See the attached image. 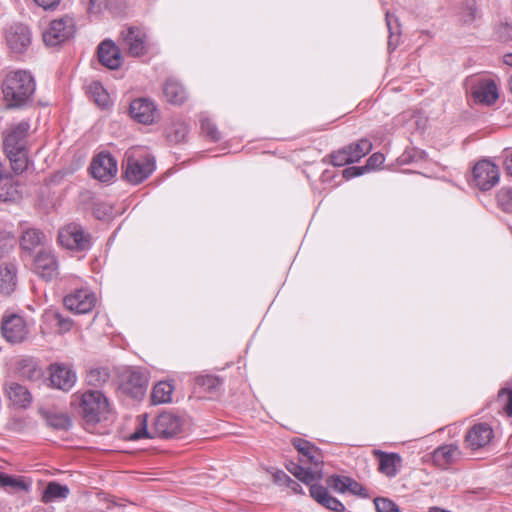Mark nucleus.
I'll list each match as a JSON object with an SVG mask.
<instances>
[{
  "instance_id": "f257e3e1",
  "label": "nucleus",
  "mask_w": 512,
  "mask_h": 512,
  "mask_svg": "<svg viewBox=\"0 0 512 512\" xmlns=\"http://www.w3.org/2000/svg\"><path fill=\"white\" fill-rule=\"evenodd\" d=\"M72 405L85 423L92 425L107 419L111 411L108 398L100 390H86L73 394Z\"/></svg>"
},
{
  "instance_id": "f03ea898",
  "label": "nucleus",
  "mask_w": 512,
  "mask_h": 512,
  "mask_svg": "<svg viewBox=\"0 0 512 512\" xmlns=\"http://www.w3.org/2000/svg\"><path fill=\"white\" fill-rule=\"evenodd\" d=\"M36 84L33 76L26 70L8 73L3 81V95L10 108L25 105L33 96Z\"/></svg>"
},
{
  "instance_id": "7ed1b4c3",
  "label": "nucleus",
  "mask_w": 512,
  "mask_h": 512,
  "mask_svg": "<svg viewBox=\"0 0 512 512\" xmlns=\"http://www.w3.org/2000/svg\"><path fill=\"white\" fill-rule=\"evenodd\" d=\"M181 419L169 412L159 414L154 422L153 427L148 430V415L141 414L137 417V428L130 436L131 440H139L142 438H170L177 435L181 430Z\"/></svg>"
},
{
  "instance_id": "20e7f679",
  "label": "nucleus",
  "mask_w": 512,
  "mask_h": 512,
  "mask_svg": "<svg viewBox=\"0 0 512 512\" xmlns=\"http://www.w3.org/2000/svg\"><path fill=\"white\" fill-rule=\"evenodd\" d=\"M123 168L125 179L131 184H139L154 171L155 159L142 148H131L125 153Z\"/></svg>"
},
{
  "instance_id": "39448f33",
  "label": "nucleus",
  "mask_w": 512,
  "mask_h": 512,
  "mask_svg": "<svg viewBox=\"0 0 512 512\" xmlns=\"http://www.w3.org/2000/svg\"><path fill=\"white\" fill-rule=\"evenodd\" d=\"M59 243L75 251H85L91 246V237L85 232L84 228L76 223H71L63 227L58 234Z\"/></svg>"
},
{
  "instance_id": "423d86ee",
  "label": "nucleus",
  "mask_w": 512,
  "mask_h": 512,
  "mask_svg": "<svg viewBox=\"0 0 512 512\" xmlns=\"http://www.w3.org/2000/svg\"><path fill=\"white\" fill-rule=\"evenodd\" d=\"M74 33V19L70 16H64L51 21L42 36L46 45L56 46L72 37Z\"/></svg>"
},
{
  "instance_id": "0eeeda50",
  "label": "nucleus",
  "mask_w": 512,
  "mask_h": 512,
  "mask_svg": "<svg viewBox=\"0 0 512 512\" xmlns=\"http://www.w3.org/2000/svg\"><path fill=\"white\" fill-rule=\"evenodd\" d=\"M1 331L3 337L13 344L23 342L29 334L25 319L18 314L4 315L1 321Z\"/></svg>"
},
{
  "instance_id": "6e6552de",
  "label": "nucleus",
  "mask_w": 512,
  "mask_h": 512,
  "mask_svg": "<svg viewBox=\"0 0 512 512\" xmlns=\"http://www.w3.org/2000/svg\"><path fill=\"white\" fill-rule=\"evenodd\" d=\"M499 169L489 160L479 161L473 168V181L482 191L493 188L499 182Z\"/></svg>"
},
{
  "instance_id": "1a4fd4ad",
  "label": "nucleus",
  "mask_w": 512,
  "mask_h": 512,
  "mask_svg": "<svg viewBox=\"0 0 512 512\" xmlns=\"http://www.w3.org/2000/svg\"><path fill=\"white\" fill-rule=\"evenodd\" d=\"M59 264L51 250H41L34 258L33 271L46 281L56 278L59 274Z\"/></svg>"
},
{
  "instance_id": "9d476101",
  "label": "nucleus",
  "mask_w": 512,
  "mask_h": 512,
  "mask_svg": "<svg viewBox=\"0 0 512 512\" xmlns=\"http://www.w3.org/2000/svg\"><path fill=\"white\" fill-rule=\"evenodd\" d=\"M95 294L88 289H77L64 298V305L76 314H86L96 305Z\"/></svg>"
},
{
  "instance_id": "9b49d317",
  "label": "nucleus",
  "mask_w": 512,
  "mask_h": 512,
  "mask_svg": "<svg viewBox=\"0 0 512 512\" xmlns=\"http://www.w3.org/2000/svg\"><path fill=\"white\" fill-rule=\"evenodd\" d=\"M130 115L137 122L150 125L159 117L156 105L147 98H138L130 104Z\"/></svg>"
},
{
  "instance_id": "f8f14e48",
  "label": "nucleus",
  "mask_w": 512,
  "mask_h": 512,
  "mask_svg": "<svg viewBox=\"0 0 512 512\" xmlns=\"http://www.w3.org/2000/svg\"><path fill=\"white\" fill-rule=\"evenodd\" d=\"M90 169L95 179L108 182L117 173V161L109 153H100L93 159Z\"/></svg>"
},
{
  "instance_id": "ddd939ff",
  "label": "nucleus",
  "mask_w": 512,
  "mask_h": 512,
  "mask_svg": "<svg viewBox=\"0 0 512 512\" xmlns=\"http://www.w3.org/2000/svg\"><path fill=\"white\" fill-rule=\"evenodd\" d=\"M494 436L493 429L487 423H478L472 426L465 435V446L471 450L486 447Z\"/></svg>"
},
{
  "instance_id": "4468645a",
  "label": "nucleus",
  "mask_w": 512,
  "mask_h": 512,
  "mask_svg": "<svg viewBox=\"0 0 512 512\" xmlns=\"http://www.w3.org/2000/svg\"><path fill=\"white\" fill-rule=\"evenodd\" d=\"M125 47L129 55L140 57L148 51V39L146 33L136 27H129L122 33Z\"/></svg>"
},
{
  "instance_id": "2eb2a0df",
  "label": "nucleus",
  "mask_w": 512,
  "mask_h": 512,
  "mask_svg": "<svg viewBox=\"0 0 512 512\" xmlns=\"http://www.w3.org/2000/svg\"><path fill=\"white\" fill-rule=\"evenodd\" d=\"M6 41L14 53H23L31 44V32L23 24H14L6 31Z\"/></svg>"
},
{
  "instance_id": "dca6fc26",
  "label": "nucleus",
  "mask_w": 512,
  "mask_h": 512,
  "mask_svg": "<svg viewBox=\"0 0 512 512\" xmlns=\"http://www.w3.org/2000/svg\"><path fill=\"white\" fill-rule=\"evenodd\" d=\"M148 386V378L146 374L137 369H131L127 372L123 390L133 398L140 399L145 395Z\"/></svg>"
},
{
  "instance_id": "f3484780",
  "label": "nucleus",
  "mask_w": 512,
  "mask_h": 512,
  "mask_svg": "<svg viewBox=\"0 0 512 512\" xmlns=\"http://www.w3.org/2000/svg\"><path fill=\"white\" fill-rule=\"evenodd\" d=\"M30 125L22 121L13 126L4 139V150L6 154H12L14 150L26 149V137Z\"/></svg>"
},
{
  "instance_id": "a211bd4d",
  "label": "nucleus",
  "mask_w": 512,
  "mask_h": 512,
  "mask_svg": "<svg viewBox=\"0 0 512 512\" xmlns=\"http://www.w3.org/2000/svg\"><path fill=\"white\" fill-rule=\"evenodd\" d=\"M461 457V451L457 445L446 444L436 448L431 454V460L435 466L446 469Z\"/></svg>"
},
{
  "instance_id": "6ab92c4d",
  "label": "nucleus",
  "mask_w": 512,
  "mask_h": 512,
  "mask_svg": "<svg viewBox=\"0 0 512 512\" xmlns=\"http://www.w3.org/2000/svg\"><path fill=\"white\" fill-rule=\"evenodd\" d=\"M51 384L61 390H70L76 382V374L67 366L53 364L50 367Z\"/></svg>"
},
{
  "instance_id": "aec40b11",
  "label": "nucleus",
  "mask_w": 512,
  "mask_h": 512,
  "mask_svg": "<svg viewBox=\"0 0 512 512\" xmlns=\"http://www.w3.org/2000/svg\"><path fill=\"white\" fill-rule=\"evenodd\" d=\"M98 59L103 66L112 70L121 66V52L111 40H105L99 45Z\"/></svg>"
},
{
  "instance_id": "412c9836",
  "label": "nucleus",
  "mask_w": 512,
  "mask_h": 512,
  "mask_svg": "<svg viewBox=\"0 0 512 512\" xmlns=\"http://www.w3.org/2000/svg\"><path fill=\"white\" fill-rule=\"evenodd\" d=\"M472 95L476 102L488 106L494 104L499 98L497 85L490 79L479 81L474 86Z\"/></svg>"
},
{
  "instance_id": "4be33fe9",
  "label": "nucleus",
  "mask_w": 512,
  "mask_h": 512,
  "mask_svg": "<svg viewBox=\"0 0 512 512\" xmlns=\"http://www.w3.org/2000/svg\"><path fill=\"white\" fill-rule=\"evenodd\" d=\"M328 485L339 493L350 492L354 495L367 497L365 488L350 477L333 475L327 480Z\"/></svg>"
},
{
  "instance_id": "5701e85b",
  "label": "nucleus",
  "mask_w": 512,
  "mask_h": 512,
  "mask_svg": "<svg viewBox=\"0 0 512 512\" xmlns=\"http://www.w3.org/2000/svg\"><path fill=\"white\" fill-rule=\"evenodd\" d=\"M374 455L379 459V471L389 478L398 474L402 464V458L397 453H387L381 450H375Z\"/></svg>"
},
{
  "instance_id": "b1692460",
  "label": "nucleus",
  "mask_w": 512,
  "mask_h": 512,
  "mask_svg": "<svg viewBox=\"0 0 512 512\" xmlns=\"http://www.w3.org/2000/svg\"><path fill=\"white\" fill-rule=\"evenodd\" d=\"M17 286V268L12 262L0 264V293L10 295Z\"/></svg>"
},
{
  "instance_id": "393cba45",
  "label": "nucleus",
  "mask_w": 512,
  "mask_h": 512,
  "mask_svg": "<svg viewBox=\"0 0 512 512\" xmlns=\"http://www.w3.org/2000/svg\"><path fill=\"white\" fill-rule=\"evenodd\" d=\"M5 392L13 405L26 408L32 402V395L29 390L16 382H8L5 385Z\"/></svg>"
},
{
  "instance_id": "a878e982",
  "label": "nucleus",
  "mask_w": 512,
  "mask_h": 512,
  "mask_svg": "<svg viewBox=\"0 0 512 512\" xmlns=\"http://www.w3.org/2000/svg\"><path fill=\"white\" fill-rule=\"evenodd\" d=\"M163 93L167 101L174 105H182L188 98V94L183 85L174 79L165 82Z\"/></svg>"
},
{
  "instance_id": "bb28decb",
  "label": "nucleus",
  "mask_w": 512,
  "mask_h": 512,
  "mask_svg": "<svg viewBox=\"0 0 512 512\" xmlns=\"http://www.w3.org/2000/svg\"><path fill=\"white\" fill-rule=\"evenodd\" d=\"M288 471L300 481L310 484L311 482L322 478V471L318 469H309L305 465L291 462L287 465Z\"/></svg>"
},
{
  "instance_id": "cd10ccee",
  "label": "nucleus",
  "mask_w": 512,
  "mask_h": 512,
  "mask_svg": "<svg viewBox=\"0 0 512 512\" xmlns=\"http://www.w3.org/2000/svg\"><path fill=\"white\" fill-rule=\"evenodd\" d=\"M174 386L171 382L160 381L152 389L151 401L153 404L169 403L172 400Z\"/></svg>"
},
{
  "instance_id": "c85d7f7f",
  "label": "nucleus",
  "mask_w": 512,
  "mask_h": 512,
  "mask_svg": "<svg viewBox=\"0 0 512 512\" xmlns=\"http://www.w3.org/2000/svg\"><path fill=\"white\" fill-rule=\"evenodd\" d=\"M45 235L34 228H29L22 233L20 245L24 250L31 251L43 244Z\"/></svg>"
},
{
  "instance_id": "c756f323",
  "label": "nucleus",
  "mask_w": 512,
  "mask_h": 512,
  "mask_svg": "<svg viewBox=\"0 0 512 512\" xmlns=\"http://www.w3.org/2000/svg\"><path fill=\"white\" fill-rule=\"evenodd\" d=\"M188 133L189 127L187 123L182 120H176L167 129V138L170 142L181 143L186 140Z\"/></svg>"
},
{
  "instance_id": "7c9ffc66",
  "label": "nucleus",
  "mask_w": 512,
  "mask_h": 512,
  "mask_svg": "<svg viewBox=\"0 0 512 512\" xmlns=\"http://www.w3.org/2000/svg\"><path fill=\"white\" fill-rule=\"evenodd\" d=\"M353 163L360 161L372 149L370 140L363 138L356 143L345 146Z\"/></svg>"
},
{
  "instance_id": "2f4dec72",
  "label": "nucleus",
  "mask_w": 512,
  "mask_h": 512,
  "mask_svg": "<svg viewBox=\"0 0 512 512\" xmlns=\"http://www.w3.org/2000/svg\"><path fill=\"white\" fill-rule=\"evenodd\" d=\"M110 379V371L108 368L98 367L90 369L85 381L89 386L101 387L106 384Z\"/></svg>"
},
{
  "instance_id": "473e14b6",
  "label": "nucleus",
  "mask_w": 512,
  "mask_h": 512,
  "mask_svg": "<svg viewBox=\"0 0 512 512\" xmlns=\"http://www.w3.org/2000/svg\"><path fill=\"white\" fill-rule=\"evenodd\" d=\"M69 494V489L65 485L56 482H50L45 488L42 500L45 503L54 501L59 498H66Z\"/></svg>"
},
{
  "instance_id": "72a5a7b5",
  "label": "nucleus",
  "mask_w": 512,
  "mask_h": 512,
  "mask_svg": "<svg viewBox=\"0 0 512 512\" xmlns=\"http://www.w3.org/2000/svg\"><path fill=\"white\" fill-rule=\"evenodd\" d=\"M10 160L11 168L15 173H22L28 167V152L26 149L14 150L12 154H6Z\"/></svg>"
},
{
  "instance_id": "f704fd0d",
  "label": "nucleus",
  "mask_w": 512,
  "mask_h": 512,
  "mask_svg": "<svg viewBox=\"0 0 512 512\" xmlns=\"http://www.w3.org/2000/svg\"><path fill=\"white\" fill-rule=\"evenodd\" d=\"M45 418L49 426L58 430H67L71 426V419L65 413L47 412Z\"/></svg>"
},
{
  "instance_id": "c9c22d12",
  "label": "nucleus",
  "mask_w": 512,
  "mask_h": 512,
  "mask_svg": "<svg viewBox=\"0 0 512 512\" xmlns=\"http://www.w3.org/2000/svg\"><path fill=\"white\" fill-rule=\"evenodd\" d=\"M0 485L15 491H28L29 489V484L22 477L11 476L3 472H0Z\"/></svg>"
},
{
  "instance_id": "e433bc0d",
  "label": "nucleus",
  "mask_w": 512,
  "mask_h": 512,
  "mask_svg": "<svg viewBox=\"0 0 512 512\" xmlns=\"http://www.w3.org/2000/svg\"><path fill=\"white\" fill-rule=\"evenodd\" d=\"M195 382L199 387H202L205 391L209 393L218 391L222 385L221 379L214 375L197 376L195 378Z\"/></svg>"
},
{
  "instance_id": "4c0bfd02",
  "label": "nucleus",
  "mask_w": 512,
  "mask_h": 512,
  "mask_svg": "<svg viewBox=\"0 0 512 512\" xmlns=\"http://www.w3.org/2000/svg\"><path fill=\"white\" fill-rule=\"evenodd\" d=\"M89 93L98 106L107 107L109 105V95L99 82H93L89 86Z\"/></svg>"
},
{
  "instance_id": "58836bf2",
  "label": "nucleus",
  "mask_w": 512,
  "mask_h": 512,
  "mask_svg": "<svg viewBox=\"0 0 512 512\" xmlns=\"http://www.w3.org/2000/svg\"><path fill=\"white\" fill-rule=\"evenodd\" d=\"M20 374L28 380H37L42 376L41 369L31 360L21 362Z\"/></svg>"
},
{
  "instance_id": "ea45409f",
  "label": "nucleus",
  "mask_w": 512,
  "mask_h": 512,
  "mask_svg": "<svg viewBox=\"0 0 512 512\" xmlns=\"http://www.w3.org/2000/svg\"><path fill=\"white\" fill-rule=\"evenodd\" d=\"M202 134L212 142H218L221 139V133L216 124L209 118L201 119Z\"/></svg>"
},
{
  "instance_id": "a19ab883",
  "label": "nucleus",
  "mask_w": 512,
  "mask_h": 512,
  "mask_svg": "<svg viewBox=\"0 0 512 512\" xmlns=\"http://www.w3.org/2000/svg\"><path fill=\"white\" fill-rule=\"evenodd\" d=\"M299 461L309 469H318L322 471L323 455L317 447L315 448V453L308 454L305 457H300Z\"/></svg>"
},
{
  "instance_id": "79ce46f5",
  "label": "nucleus",
  "mask_w": 512,
  "mask_h": 512,
  "mask_svg": "<svg viewBox=\"0 0 512 512\" xmlns=\"http://www.w3.org/2000/svg\"><path fill=\"white\" fill-rule=\"evenodd\" d=\"M330 158H331V163L334 166H338V167L353 163L346 147H343V148L333 152L330 155Z\"/></svg>"
},
{
  "instance_id": "37998d69",
  "label": "nucleus",
  "mask_w": 512,
  "mask_h": 512,
  "mask_svg": "<svg viewBox=\"0 0 512 512\" xmlns=\"http://www.w3.org/2000/svg\"><path fill=\"white\" fill-rule=\"evenodd\" d=\"M498 204L505 212L512 213V189H502L497 196Z\"/></svg>"
},
{
  "instance_id": "c03bdc74",
  "label": "nucleus",
  "mask_w": 512,
  "mask_h": 512,
  "mask_svg": "<svg viewBox=\"0 0 512 512\" xmlns=\"http://www.w3.org/2000/svg\"><path fill=\"white\" fill-rule=\"evenodd\" d=\"M294 447L300 454V457H305L308 454L315 453L316 446L307 440L301 438H295L292 441Z\"/></svg>"
},
{
  "instance_id": "a18cd8bd",
  "label": "nucleus",
  "mask_w": 512,
  "mask_h": 512,
  "mask_svg": "<svg viewBox=\"0 0 512 512\" xmlns=\"http://www.w3.org/2000/svg\"><path fill=\"white\" fill-rule=\"evenodd\" d=\"M374 504L377 512H400L398 506L387 498H376Z\"/></svg>"
},
{
  "instance_id": "49530a36",
  "label": "nucleus",
  "mask_w": 512,
  "mask_h": 512,
  "mask_svg": "<svg viewBox=\"0 0 512 512\" xmlns=\"http://www.w3.org/2000/svg\"><path fill=\"white\" fill-rule=\"evenodd\" d=\"M385 157L382 153H374L372 154L366 161V164L364 166L365 170H371V169H377L381 167V165L384 163Z\"/></svg>"
},
{
  "instance_id": "de8ad7c7",
  "label": "nucleus",
  "mask_w": 512,
  "mask_h": 512,
  "mask_svg": "<svg viewBox=\"0 0 512 512\" xmlns=\"http://www.w3.org/2000/svg\"><path fill=\"white\" fill-rule=\"evenodd\" d=\"M107 0H87V11L89 14L97 15L106 7Z\"/></svg>"
},
{
  "instance_id": "09e8293b",
  "label": "nucleus",
  "mask_w": 512,
  "mask_h": 512,
  "mask_svg": "<svg viewBox=\"0 0 512 512\" xmlns=\"http://www.w3.org/2000/svg\"><path fill=\"white\" fill-rule=\"evenodd\" d=\"M17 198V190L13 185H5L0 189V199L14 201Z\"/></svg>"
},
{
  "instance_id": "8fccbe9b",
  "label": "nucleus",
  "mask_w": 512,
  "mask_h": 512,
  "mask_svg": "<svg viewBox=\"0 0 512 512\" xmlns=\"http://www.w3.org/2000/svg\"><path fill=\"white\" fill-rule=\"evenodd\" d=\"M365 171L366 170H365L364 166L363 167H349L343 171V176L346 179H350V178L362 175Z\"/></svg>"
},
{
  "instance_id": "3c124183",
  "label": "nucleus",
  "mask_w": 512,
  "mask_h": 512,
  "mask_svg": "<svg viewBox=\"0 0 512 512\" xmlns=\"http://www.w3.org/2000/svg\"><path fill=\"white\" fill-rule=\"evenodd\" d=\"M3 241L4 242V248L6 250H9L11 249L14 244H15V238L12 234L8 233V232H1L0 233V242Z\"/></svg>"
},
{
  "instance_id": "603ef678",
  "label": "nucleus",
  "mask_w": 512,
  "mask_h": 512,
  "mask_svg": "<svg viewBox=\"0 0 512 512\" xmlns=\"http://www.w3.org/2000/svg\"><path fill=\"white\" fill-rule=\"evenodd\" d=\"M34 2L44 10H52L59 5L60 0H34Z\"/></svg>"
},
{
  "instance_id": "864d4df0",
  "label": "nucleus",
  "mask_w": 512,
  "mask_h": 512,
  "mask_svg": "<svg viewBox=\"0 0 512 512\" xmlns=\"http://www.w3.org/2000/svg\"><path fill=\"white\" fill-rule=\"evenodd\" d=\"M53 316L61 329L69 330L71 328L72 323L70 320L64 319L59 313H54Z\"/></svg>"
},
{
  "instance_id": "5fc2aeb1",
  "label": "nucleus",
  "mask_w": 512,
  "mask_h": 512,
  "mask_svg": "<svg viewBox=\"0 0 512 512\" xmlns=\"http://www.w3.org/2000/svg\"><path fill=\"white\" fill-rule=\"evenodd\" d=\"M274 479L279 484H285L287 485L289 480L291 479L285 472L283 471H277L274 474Z\"/></svg>"
},
{
  "instance_id": "6e6d98bb",
  "label": "nucleus",
  "mask_w": 512,
  "mask_h": 512,
  "mask_svg": "<svg viewBox=\"0 0 512 512\" xmlns=\"http://www.w3.org/2000/svg\"><path fill=\"white\" fill-rule=\"evenodd\" d=\"M386 22H387L388 30L390 32V39H389V42H388V46H389V48L394 49L397 44L393 43L392 17H391V15L389 13L386 14Z\"/></svg>"
},
{
  "instance_id": "4d7b16f0",
  "label": "nucleus",
  "mask_w": 512,
  "mask_h": 512,
  "mask_svg": "<svg viewBox=\"0 0 512 512\" xmlns=\"http://www.w3.org/2000/svg\"><path fill=\"white\" fill-rule=\"evenodd\" d=\"M504 409L507 415L512 417V390L507 392V403Z\"/></svg>"
},
{
  "instance_id": "13d9d810",
  "label": "nucleus",
  "mask_w": 512,
  "mask_h": 512,
  "mask_svg": "<svg viewBox=\"0 0 512 512\" xmlns=\"http://www.w3.org/2000/svg\"><path fill=\"white\" fill-rule=\"evenodd\" d=\"M504 166L507 173L512 176V152L506 155L504 160Z\"/></svg>"
},
{
  "instance_id": "bf43d9fd",
  "label": "nucleus",
  "mask_w": 512,
  "mask_h": 512,
  "mask_svg": "<svg viewBox=\"0 0 512 512\" xmlns=\"http://www.w3.org/2000/svg\"><path fill=\"white\" fill-rule=\"evenodd\" d=\"M286 486L289 487L295 493L301 492L302 489L301 485L292 479L289 480Z\"/></svg>"
},
{
  "instance_id": "052dcab7",
  "label": "nucleus",
  "mask_w": 512,
  "mask_h": 512,
  "mask_svg": "<svg viewBox=\"0 0 512 512\" xmlns=\"http://www.w3.org/2000/svg\"><path fill=\"white\" fill-rule=\"evenodd\" d=\"M504 63L508 66H512V53L504 55Z\"/></svg>"
},
{
  "instance_id": "680f3d73",
  "label": "nucleus",
  "mask_w": 512,
  "mask_h": 512,
  "mask_svg": "<svg viewBox=\"0 0 512 512\" xmlns=\"http://www.w3.org/2000/svg\"><path fill=\"white\" fill-rule=\"evenodd\" d=\"M508 88H509V91L512 93V76H510V78L508 80Z\"/></svg>"
}]
</instances>
